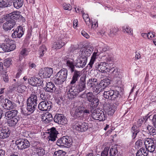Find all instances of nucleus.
Masks as SVG:
<instances>
[{
	"mask_svg": "<svg viewBox=\"0 0 156 156\" xmlns=\"http://www.w3.org/2000/svg\"><path fill=\"white\" fill-rule=\"evenodd\" d=\"M79 93L75 87L72 86L67 92L68 98L70 99H73L76 97Z\"/></svg>",
	"mask_w": 156,
	"mask_h": 156,
	"instance_id": "nucleus-13",
	"label": "nucleus"
},
{
	"mask_svg": "<svg viewBox=\"0 0 156 156\" xmlns=\"http://www.w3.org/2000/svg\"><path fill=\"white\" fill-rule=\"evenodd\" d=\"M47 50V48L44 45H42L40 47L39 50V57H41L44 55Z\"/></svg>",
	"mask_w": 156,
	"mask_h": 156,
	"instance_id": "nucleus-38",
	"label": "nucleus"
},
{
	"mask_svg": "<svg viewBox=\"0 0 156 156\" xmlns=\"http://www.w3.org/2000/svg\"><path fill=\"white\" fill-rule=\"evenodd\" d=\"M87 61L85 59L80 58L78 59L75 63V66L78 68H83L86 65Z\"/></svg>",
	"mask_w": 156,
	"mask_h": 156,
	"instance_id": "nucleus-18",
	"label": "nucleus"
},
{
	"mask_svg": "<svg viewBox=\"0 0 156 156\" xmlns=\"http://www.w3.org/2000/svg\"><path fill=\"white\" fill-rule=\"evenodd\" d=\"M109 72L112 73L113 76L114 77L117 78L119 77V72L117 69H115L114 68H112L110 69Z\"/></svg>",
	"mask_w": 156,
	"mask_h": 156,
	"instance_id": "nucleus-37",
	"label": "nucleus"
},
{
	"mask_svg": "<svg viewBox=\"0 0 156 156\" xmlns=\"http://www.w3.org/2000/svg\"><path fill=\"white\" fill-rule=\"evenodd\" d=\"M4 65L5 66L8 68L10 66V59L7 58L4 61Z\"/></svg>",
	"mask_w": 156,
	"mask_h": 156,
	"instance_id": "nucleus-63",
	"label": "nucleus"
},
{
	"mask_svg": "<svg viewBox=\"0 0 156 156\" xmlns=\"http://www.w3.org/2000/svg\"><path fill=\"white\" fill-rule=\"evenodd\" d=\"M144 144L146 147L145 148H147V147H148V146L151 147L153 146V145L152 143V138H146L144 140Z\"/></svg>",
	"mask_w": 156,
	"mask_h": 156,
	"instance_id": "nucleus-33",
	"label": "nucleus"
},
{
	"mask_svg": "<svg viewBox=\"0 0 156 156\" xmlns=\"http://www.w3.org/2000/svg\"><path fill=\"white\" fill-rule=\"evenodd\" d=\"M155 146L153 145L151 147H147V151H148V153L150 152V154H151L152 152H154L155 149Z\"/></svg>",
	"mask_w": 156,
	"mask_h": 156,
	"instance_id": "nucleus-62",
	"label": "nucleus"
},
{
	"mask_svg": "<svg viewBox=\"0 0 156 156\" xmlns=\"http://www.w3.org/2000/svg\"><path fill=\"white\" fill-rule=\"evenodd\" d=\"M73 128L79 132L86 131L88 128V124L85 122H81L77 119H74L72 120Z\"/></svg>",
	"mask_w": 156,
	"mask_h": 156,
	"instance_id": "nucleus-3",
	"label": "nucleus"
},
{
	"mask_svg": "<svg viewBox=\"0 0 156 156\" xmlns=\"http://www.w3.org/2000/svg\"><path fill=\"white\" fill-rule=\"evenodd\" d=\"M16 45L15 41L13 40H10V51L15 49Z\"/></svg>",
	"mask_w": 156,
	"mask_h": 156,
	"instance_id": "nucleus-56",
	"label": "nucleus"
},
{
	"mask_svg": "<svg viewBox=\"0 0 156 156\" xmlns=\"http://www.w3.org/2000/svg\"><path fill=\"white\" fill-rule=\"evenodd\" d=\"M144 144V141L143 140L139 139L136 142V146L137 147H141Z\"/></svg>",
	"mask_w": 156,
	"mask_h": 156,
	"instance_id": "nucleus-53",
	"label": "nucleus"
},
{
	"mask_svg": "<svg viewBox=\"0 0 156 156\" xmlns=\"http://www.w3.org/2000/svg\"><path fill=\"white\" fill-rule=\"evenodd\" d=\"M89 56V54L86 51L85 48H82L81 51L80 52L79 54L80 58L84 59H85L87 61V58Z\"/></svg>",
	"mask_w": 156,
	"mask_h": 156,
	"instance_id": "nucleus-23",
	"label": "nucleus"
},
{
	"mask_svg": "<svg viewBox=\"0 0 156 156\" xmlns=\"http://www.w3.org/2000/svg\"><path fill=\"white\" fill-rule=\"evenodd\" d=\"M40 98L42 100L46 101L47 98V96L45 92H43L40 94Z\"/></svg>",
	"mask_w": 156,
	"mask_h": 156,
	"instance_id": "nucleus-64",
	"label": "nucleus"
},
{
	"mask_svg": "<svg viewBox=\"0 0 156 156\" xmlns=\"http://www.w3.org/2000/svg\"><path fill=\"white\" fill-rule=\"evenodd\" d=\"M122 30L124 32H126L130 35H133V30L129 27L127 26L126 28L124 27H123L122 28Z\"/></svg>",
	"mask_w": 156,
	"mask_h": 156,
	"instance_id": "nucleus-39",
	"label": "nucleus"
},
{
	"mask_svg": "<svg viewBox=\"0 0 156 156\" xmlns=\"http://www.w3.org/2000/svg\"><path fill=\"white\" fill-rule=\"evenodd\" d=\"M72 143V139L68 136H63L61 137L56 142L57 145L61 147H70Z\"/></svg>",
	"mask_w": 156,
	"mask_h": 156,
	"instance_id": "nucleus-5",
	"label": "nucleus"
},
{
	"mask_svg": "<svg viewBox=\"0 0 156 156\" xmlns=\"http://www.w3.org/2000/svg\"><path fill=\"white\" fill-rule=\"evenodd\" d=\"M105 112L108 115H112L114 113L115 110L112 105H109L107 106L106 109H105Z\"/></svg>",
	"mask_w": 156,
	"mask_h": 156,
	"instance_id": "nucleus-30",
	"label": "nucleus"
},
{
	"mask_svg": "<svg viewBox=\"0 0 156 156\" xmlns=\"http://www.w3.org/2000/svg\"><path fill=\"white\" fill-rule=\"evenodd\" d=\"M84 110V107L80 106L76 108L74 112L75 116L76 117H80L83 113Z\"/></svg>",
	"mask_w": 156,
	"mask_h": 156,
	"instance_id": "nucleus-24",
	"label": "nucleus"
},
{
	"mask_svg": "<svg viewBox=\"0 0 156 156\" xmlns=\"http://www.w3.org/2000/svg\"><path fill=\"white\" fill-rule=\"evenodd\" d=\"M147 129L149 132V133L150 135H154L155 134L156 129L154 127L151 126H148Z\"/></svg>",
	"mask_w": 156,
	"mask_h": 156,
	"instance_id": "nucleus-45",
	"label": "nucleus"
},
{
	"mask_svg": "<svg viewBox=\"0 0 156 156\" xmlns=\"http://www.w3.org/2000/svg\"><path fill=\"white\" fill-rule=\"evenodd\" d=\"M45 90L51 92H53L55 90L54 84L51 82H49L47 84L46 87L45 88Z\"/></svg>",
	"mask_w": 156,
	"mask_h": 156,
	"instance_id": "nucleus-22",
	"label": "nucleus"
},
{
	"mask_svg": "<svg viewBox=\"0 0 156 156\" xmlns=\"http://www.w3.org/2000/svg\"><path fill=\"white\" fill-rule=\"evenodd\" d=\"M65 44L64 42H62V41H59L58 40L57 41L55 42L53 45V48L56 49H60Z\"/></svg>",
	"mask_w": 156,
	"mask_h": 156,
	"instance_id": "nucleus-28",
	"label": "nucleus"
},
{
	"mask_svg": "<svg viewBox=\"0 0 156 156\" xmlns=\"http://www.w3.org/2000/svg\"><path fill=\"white\" fill-rule=\"evenodd\" d=\"M90 106L94 108H96L99 105V100L96 97H95L94 100L91 102H90Z\"/></svg>",
	"mask_w": 156,
	"mask_h": 156,
	"instance_id": "nucleus-36",
	"label": "nucleus"
},
{
	"mask_svg": "<svg viewBox=\"0 0 156 156\" xmlns=\"http://www.w3.org/2000/svg\"><path fill=\"white\" fill-rule=\"evenodd\" d=\"M36 151L38 156H44L45 154L44 150L41 147L36 148Z\"/></svg>",
	"mask_w": 156,
	"mask_h": 156,
	"instance_id": "nucleus-35",
	"label": "nucleus"
},
{
	"mask_svg": "<svg viewBox=\"0 0 156 156\" xmlns=\"http://www.w3.org/2000/svg\"><path fill=\"white\" fill-rule=\"evenodd\" d=\"M97 53L95 52H94L91 57L90 60L88 64L89 66L91 68H92L93 65L94 63L95 59H96V57L97 56Z\"/></svg>",
	"mask_w": 156,
	"mask_h": 156,
	"instance_id": "nucleus-42",
	"label": "nucleus"
},
{
	"mask_svg": "<svg viewBox=\"0 0 156 156\" xmlns=\"http://www.w3.org/2000/svg\"><path fill=\"white\" fill-rule=\"evenodd\" d=\"M2 45L4 52L9 51L10 50V44L9 43H6V44H2Z\"/></svg>",
	"mask_w": 156,
	"mask_h": 156,
	"instance_id": "nucleus-50",
	"label": "nucleus"
},
{
	"mask_svg": "<svg viewBox=\"0 0 156 156\" xmlns=\"http://www.w3.org/2000/svg\"><path fill=\"white\" fill-rule=\"evenodd\" d=\"M86 76L83 75L80 78L79 81L75 87L80 92L85 90L86 88Z\"/></svg>",
	"mask_w": 156,
	"mask_h": 156,
	"instance_id": "nucleus-8",
	"label": "nucleus"
},
{
	"mask_svg": "<svg viewBox=\"0 0 156 156\" xmlns=\"http://www.w3.org/2000/svg\"><path fill=\"white\" fill-rule=\"evenodd\" d=\"M9 22H5L3 24V28L5 31H7L10 29Z\"/></svg>",
	"mask_w": 156,
	"mask_h": 156,
	"instance_id": "nucleus-59",
	"label": "nucleus"
},
{
	"mask_svg": "<svg viewBox=\"0 0 156 156\" xmlns=\"http://www.w3.org/2000/svg\"><path fill=\"white\" fill-rule=\"evenodd\" d=\"M23 140L24 149L29 147L30 145V142L26 139H23Z\"/></svg>",
	"mask_w": 156,
	"mask_h": 156,
	"instance_id": "nucleus-57",
	"label": "nucleus"
},
{
	"mask_svg": "<svg viewBox=\"0 0 156 156\" xmlns=\"http://www.w3.org/2000/svg\"><path fill=\"white\" fill-rule=\"evenodd\" d=\"M23 141H24L23 139H20L16 141V144H17V147L18 149H24Z\"/></svg>",
	"mask_w": 156,
	"mask_h": 156,
	"instance_id": "nucleus-34",
	"label": "nucleus"
},
{
	"mask_svg": "<svg viewBox=\"0 0 156 156\" xmlns=\"http://www.w3.org/2000/svg\"><path fill=\"white\" fill-rule=\"evenodd\" d=\"M147 116L148 115H147V116H146L145 117H143L142 118H141L138 119V120L137 122V126H138V127H139L141 126L143 121L145 120V119H146L145 121H147L148 118H147Z\"/></svg>",
	"mask_w": 156,
	"mask_h": 156,
	"instance_id": "nucleus-48",
	"label": "nucleus"
},
{
	"mask_svg": "<svg viewBox=\"0 0 156 156\" xmlns=\"http://www.w3.org/2000/svg\"><path fill=\"white\" fill-rule=\"evenodd\" d=\"M37 99L36 95L31 94L27 101V109L29 112L32 113L34 112L37 107Z\"/></svg>",
	"mask_w": 156,
	"mask_h": 156,
	"instance_id": "nucleus-1",
	"label": "nucleus"
},
{
	"mask_svg": "<svg viewBox=\"0 0 156 156\" xmlns=\"http://www.w3.org/2000/svg\"><path fill=\"white\" fill-rule=\"evenodd\" d=\"M11 147V148L12 149H10V150H14L16 149L17 147L16 142V141H14V140H12L11 141V144H10V147Z\"/></svg>",
	"mask_w": 156,
	"mask_h": 156,
	"instance_id": "nucleus-55",
	"label": "nucleus"
},
{
	"mask_svg": "<svg viewBox=\"0 0 156 156\" xmlns=\"http://www.w3.org/2000/svg\"><path fill=\"white\" fill-rule=\"evenodd\" d=\"M41 78L32 77L28 80V82L31 85L34 86H38L41 81Z\"/></svg>",
	"mask_w": 156,
	"mask_h": 156,
	"instance_id": "nucleus-17",
	"label": "nucleus"
},
{
	"mask_svg": "<svg viewBox=\"0 0 156 156\" xmlns=\"http://www.w3.org/2000/svg\"><path fill=\"white\" fill-rule=\"evenodd\" d=\"M63 7L64 9L66 10L70 11L72 9V6L69 4L64 3Z\"/></svg>",
	"mask_w": 156,
	"mask_h": 156,
	"instance_id": "nucleus-58",
	"label": "nucleus"
},
{
	"mask_svg": "<svg viewBox=\"0 0 156 156\" xmlns=\"http://www.w3.org/2000/svg\"><path fill=\"white\" fill-rule=\"evenodd\" d=\"M54 120L58 124L65 125L67 123V119L62 114H56L54 118Z\"/></svg>",
	"mask_w": 156,
	"mask_h": 156,
	"instance_id": "nucleus-10",
	"label": "nucleus"
},
{
	"mask_svg": "<svg viewBox=\"0 0 156 156\" xmlns=\"http://www.w3.org/2000/svg\"><path fill=\"white\" fill-rule=\"evenodd\" d=\"M26 88V87L25 86L21 85L20 83L16 82L12 84L10 90L22 93L25 90Z\"/></svg>",
	"mask_w": 156,
	"mask_h": 156,
	"instance_id": "nucleus-11",
	"label": "nucleus"
},
{
	"mask_svg": "<svg viewBox=\"0 0 156 156\" xmlns=\"http://www.w3.org/2000/svg\"><path fill=\"white\" fill-rule=\"evenodd\" d=\"M98 80L95 78H91L89 79L87 81V84L90 86L91 87L95 88L97 85H98Z\"/></svg>",
	"mask_w": 156,
	"mask_h": 156,
	"instance_id": "nucleus-20",
	"label": "nucleus"
},
{
	"mask_svg": "<svg viewBox=\"0 0 156 156\" xmlns=\"http://www.w3.org/2000/svg\"><path fill=\"white\" fill-rule=\"evenodd\" d=\"M109 149V147H105L102 152L101 156H107L108 154Z\"/></svg>",
	"mask_w": 156,
	"mask_h": 156,
	"instance_id": "nucleus-54",
	"label": "nucleus"
},
{
	"mask_svg": "<svg viewBox=\"0 0 156 156\" xmlns=\"http://www.w3.org/2000/svg\"><path fill=\"white\" fill-rule=\"evenodd\" d=\"M2 90L1 92V94H0V95L2 93ZM4 97L3 95H0V102L2 103V101L3 102H4V101H5V103L4 104L3 106V108H4V109H6L7 110H9L10 109V104H9V100L8 99H5V100L3 99Z\"/></svg>",
	"mask_w": 156,
	"mask_h": 156,
	"instance_id": "nucleus-19",
	"label": "nucleus"
},
{
	"mask_svg": "<svg viewBox=\"0 0 156 156\" xmlns=\"http://www.w3.org/2000/svg\"><path fill=\"white\" fill-rule=\"evenodd\" d=\"M74 61L73 59H70L68 60L66 63L67 66L70 69L71 72L72 73L75 70V64L74 63Z\"/></svg>",
	"mask_w": 156,
	"mask_h": 156,
	"instance_id": "nucleus-25",
	"label": "nucleus"
},
{
	"mask_svg": "<svg viewBox=\"0 0 156 156\" xmlns=\"http://www.w3.org/2000/svg\"><path fill=\"white\" fill-rule=\"evenodd\" d=\"M68 70L63 68L59 71L57 73L56 77L54 80L56 84L61 85L66 80L68 76Z\"/></svg>",
	"mask_w": 156,
	"mask_h": 156,
	"instance_id": "nucleus-2",
	"label": "nucleus"
},
{
	"mask_svg": "<svg viewBox=\"0 0 156 156\" xmlns=\"http://www.w3.org/2000/svg\"><path fill=\"white\" fill-rule=\"evenodd\" d=\"M29 51L28 49L26 48H23L20 52V54L23 56L27 55L29 53Z\"/></svg>",
	"mask_w": 156,
	"mask_h": 156,
	"instance_id": "nucleus-51",
	"label": "nucleus"
},
{
	"mask_svg": "<svg viewBox=\"0 0 156 156\" xmlns=\"http://www.w3.org/2000/svg\"><path fill=\"white\" fill-rule=\"evenodd\" d=\"M54 156H66V152L62 150H59L55 151L53 155Z\"/></svg>",
	"mask_w": 156,
	"mask_h": 156,
	"instance_id": "nucleus-44",
	"label": "nucleus"
},
{
	"mask_svg": "<svg viewBox=\"0 0 156 156\" xmlns=\"http://www.w3.org/2000/svg\"><path fill=\"white\" fill-rule=\"evenodd\" d=\"M52 102L50 101H44L41 102L38 105V109L42 111H49L51 108Z\"/></svg>",
	"mask_w": 156,
	"mask_h": 156,
	"instance_id": "nucleus-7",
	"label": "nucleus"
},
{
	"mask_svg": "<svg viewBox=\"0 0 156 156\" xmlns=\"http://www.w3.org/2000/svg\"><path fill=\"white\" fill-rule=\"evenodd\" d=\"M46 120H45V122H46V123L47 124L52 120L53 118L52 115L48 112L46 113Z\"/></svg>",
	"mask_w": 156,
	"mask_h": 156,
	"instance_id": "nucleus-49",
	"label": "nucleus"
},
{
	"mask_svg": "<svg viewBox=\"0 0 156 156\" xmlns=\"http://www.w3.org/2000/svg\"><path fill=\"white\" fill-rule=\"evenodd\" d=\"M17 113L18 111L16 110H12L10 111V117L16 118Z\"/></svg>",
	"mask_w": 156,
	"mask_h": 156,
	"instance_id": "nucleus-60",
	"label": "nucleus"
},
{
	"mask_svg": "<svg viewBox=\"0 0 156 156\" xmlns=\"http://www.w3.org/2000/svg\"><path fill=\"white\" fill-rule=\"evenodd\" d=\"M118 151L117 147H112L110 150L109 154L110 156H114L118 154Z\"/></svg>",
	"mask_w": 156,
	"mask_h": 156,
	"instance_id": "nucleus-43",
	"label": "nucleus"
},
{
	"mask_svg": "<svg viewBox=\"0 0 156 156\" xmlns=\"http://www.w3.org/2000/svg\"><path fill=\"white\" fill-rule=\"evenodd\" d=\"M39 73L40 76H43V77L44 78H49L53 73V70L52 68L46 67L43 72L42 71H41Z\"/></svg>",
	"mask_w": 156,
	"mask_h": 156,
	"instance_id": "nucleus-14",
	"label": "nucleus"
},
{
	"mask_svg": "<svg viewBox=\"0 0 156 156\" xmlns=\"http://www.w3.org/2000/svg\"><path fill=\"white\" fill-rule=\"evenodd\" d=\"M95 97V95L92 92H89L86 93V98L87 101L89 102H91Z\"/></svg>",
	"mask_w": 156,
	"mask_h": 156,
	"instance_id": "nucleus-32",
	"label": "nucleus"
},
{
	"mask_svg": "<svg viewBox=\"0 0 156 156\" xmlns=\"http://www.w3.org/2000/svg\"><path fill=\"white\" fill-rule=\"evenodd\" d=\"M107 64L106 62H101L96 64L95 65V69L101 72H105V70L107 68Z\"/></svg>",
	"mask_w": 156,
	"mask_h": 156,
	"instance_id": "nucleus-16",
	"label": "nucleus"
},
{
	"mask_svg": "<svg viewBox=\"0 0 156 156\" xmlns=\"http://www.w3.org/2000/svg\"><path fill=\"white\" fill-rule=\"evenodd\" d=\"M81 48H80L79 47H74L72 48L71 50V52H72L74 54H76L77 56H79L80 52L81 51Z\"/></svg>",
	"mask_w": 156,
	"mask_h": 156,
	"instance_id": "nucleus-40",
	"label": "nucleus"
},
{
	"mask_svg": "<svg viewBox=\"0 0 156 156\" xmlns=\"http://www.w3.org/2000/svg\"><path fill=\"white\" fill-rule=\"evenodd\" d=\"M10 111H8L6 112L5 114V121L7 122H5V123H7L8 126H10Z\"/></svg>",
	"mask_w": 156,
	"mask_h": 156,
	"instance_id": "nucleus-46",
	"label": "nucleus"
},
{
	"mask_svg": "<svg viewBox=\"0 0 156 156\" xmlns=\"http://www.w3.org/2000/svg\"><path fill=\"white\" fill-rule=\"evenodd\" d=\"M148 155L149 156L150 154L147 148L143 147L140 148L136 154V156H147Z\"/></svg>",
	"mask_w": 156,
	"mask_h": 156,
	"instance_id": "nucleus-21",
	"label": "nucleus"
},
{
	"mask_svg": "<svg viewBox=\"0 0 156 156\" xmlns=\"http://www.w3.org/2000/svg\"><path fill=\"white\" fill-rule=\"evenodd\" d=\"M18 27V28L17 29V33L16 35L17 36V37L20 38L23 34V28L21 27Z\"/></svg>",
	"mask_w": 156,
	"mask_h": 156,
	"instance_id": "nucleus-47",
	"label": "nucleus"
},
{
	"mask_svg": "<svg viewBox=\"0 0 156 156\" xmlns=\"http://www.w3.org/2000/svg\"><path fill=\"white\" fill-rule=\"evenodd\" d=\"M19 13V12L18 11H14L10 13V30L15 25V22L14 19H17V18H18L17 16Z\"/></svg>",
	"mask_w": 156,
	"mask_h": 156,
	"instance_id": "nucleus-15",
	"label": "nucleus"
},
{
	"mask_svg": "<svg viewBox=\"0 0 156 156\" xmlns=\"http://www.w3.org/2000/svg\"><path fill=\"white\" fill-rule=\"evenodd\" d=\"M18 119L16 118L10 117V126H14L18 122Z\"/></svg>",
	"mask_w": 156,
	"mask_h": 156,
	"instance_id": "nucleus-52",
	"label": "nucleus"
},
{
	"mask_svg": "<svg viewBox=\"0 0 156 156\" xmlns=\"http://www.w3.org/2000/svg\"><path fill=\"white\" fill-rule=\"evenodd\" d=\"M9 0H4L0 2V8H4L7 7L9 4Z\"/></svg>",
	"mask_w": 156,
	"mask_h": 156,
	"instance_id": "nucleus-41",
	"label": "nucleus"
},
{
	"mask_svg": "<svg viewBox=\"0 0 156 156\" xmlns=\"http://www.w3.org/2000/svg\"><path fill=\"white\" fill-rule=\"evenodd\" d=\"M138 126L133 125L132 127L131 131L132 133V137L133 139H134L136 137L137 134L139 133L140 129L138 128Z\"/></svg>",
	"mask_w": 156,
	"mask_h": 156,
	"instance_id": "nucleus-27",
	"label": "nucleus"
},
{
	"mask_svg": "<svg viewBox=\"0 0 156 156\" xmlns=\"http://www.w3.org/2000/svg\"><path fill=\"white\" fill-rule=\"evenodd\" d=\"M120 88L118 87L114 89H110L107 91H105L103 94L104 97L107 99L115 100L119 96V90Z\"/></svg>",
	"mask_w": 156,
	"mask_h": 156,
	"instance_id": "nucleus-4",
	"label": "nucleus"
},
{
	"mask_svg": "<svg viewBox=\"0 0 156 156\" xmlns=\"http://www.w3.org/2000/svg\"><path fill=\"white\" fill-rule=\"evenodd\" d=\"M48 133H49V136H48L49 141H54L56 140V138H57V135L58 134L55 127H53L49 129Z\"/></svg>",
	"mask_w": 156,
	"mask_h": 156,
	"instance_id": "nucleus-12",
	"label": "nucleus"
},
{
	"mask_svg": "<svg viewBox=\"0 0 156 156\" xmlns=\"http://www.w3.org/2000/svg\"><path fill=\"white\" fill-rule=\"evenodd\" d=\"M66 34L65 33L63 34H61L60 36H59L58 37V40L62 41L63 42L65 38H66Z\"/></svg>",
	"mask_w": 156,
	"mask_h": 156,
	"instance_id": "nucleus-61",
	"label": "nucleus"
},
{
	"mask_svg": "<svg viewBox=\"0 0 156 156\" xmlns=\"http://www.w3.org/2000/svg\"><path fill=\"white\" fill-rule=\"evenodd\" d=\"M73 73L72 77L70 83V85L72 86L75 84L76 82L78 81L79 79H80L81 77L83 76L82 71L75 69Z\"/></svg>",
	"mask_w": 156,
	"mask_h": 156,
	"instance_id": "nucleus-9",
	"label": "nucleus"
},
{
	"mask_svg": "<svg viewBox=\"0 0 156 156\" xmlns=\"http://www.w3.org/2000/svg\"><path fill=\"white\" fill-rule=\"evenodd\" d=\"M23 4V0H13V4L15 8L19 9L21 8Z\"/></svg>",
	"mask_w": 156,
	"mask_h": 156,
	"instance_id": "nucleus-29",
	"label": "nucleus"
},
{
	"mask_svg": "<svg viewBox=\"0 0 156 156\" xmlns=\"http://www.w3.org/2000/svg\"><path fill=\"white\" fill-rule=\"evenodd\" d=\"M92 118L94 120H98L99 121H103L106 119L103 111L98 110H95L92 113Z\"/></svg>",
	"mask_w": 156,
	"mask_h": 156,
	"instance_id": "nucleus-6",
	"label": "nucleus"
},
{
	"mask_svg": "<svg viewBox=\"0 0 156 156\" xmlns=\"http://www.w3.org/2000/svg\"><path fill=\"white\" fill-rule=\"evenodd\" d=\"M9 129L7 132L5 129H0V138H5L9 136L10 135V133H9Z\"/></svg>",
	"mask_w": 156,
	"mask_h": 156,
	"instance_id": "nucleus-31",
	"label": "nucleus"
},
{
	"mask_svg": "<svg viewBox=\"0 0 156 156\" xmlns=\"http://www.w3.org/2000/svg\"><path fill=\"white\" fill-rule=\"evenodd\" d=\"M110 83V80L108 79H105L101 80L99 83V86L102 88L104 89L107 87Z\"/></svg>",
	"mask_w": 156,
	"mask_h": 156,
	"instance_id": "nucleus-26",
	"label": "nucleus"
}]
</instances>
